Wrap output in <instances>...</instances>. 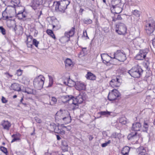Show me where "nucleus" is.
<instances>
[{
	"label": "nucleus",
	"mask_w": 155,
	"mask_h": 155,
	"mask_svg": "<svg viewBox=\"0 0 155 155\" xmlns=\"http://www.w3.org/2000/svg\"><path fill=\"white\" fill-rule=\"evenodd\" d=\"M55 10L64 12L65 10L67 8V6L69 5L70 2L68 0H61L56 2Z\"/></svg>",
	"instance_id": "nucleus-1"
},
{
	"label": "nucleus",
	"mask_w": 155,
	"mask_h": 155,
	"mask_svg": "<svg viewBox=\"0 0 155 155\" xmlns=\"http://www.w3.org/2000/svg\"><path fill=\"white\" fill-rule=\"evenodd\" d=\"M141 69L139 68L138 65L134 67L127 72L133 78H139L141 74Z\"/></svg>",
	"instance_id": "nucleus-2"
},
{
	"label": "nucleus",
	"mask_w": 155,
	"mask_h": 155,
	"mask_svg": "<svg viewBox=\"0 0 155 155\" xmlns=\"http://www.w3.org/2000/svg\"><path fill=\"white\" fill-rule=\"evenodd\" d=\"M155 27V21L150 20L145 26V30L148 35H150L153 31Z\"/></svg>",
	"instance_id": "nucleus-3"
},
{
	"label": "nucleus",
	"mask_w": 155,
	"mask_h": 155,
	"mask_svg": "<svg viewBox=\"0 0 155 155\" xmlns=\"http://www.w3.org/2000/svg\"><path fill=\"white\" fill-rule=\"evenodd\" d=\"M68 112H69L68 110L60 109L55 114V120L56 121L59 122L61 121V120L64 119V117L66 116Z\"/></svg>",
	"instance_id": "nucleus-4"
},
{
	"label": "nucleus",
	"mask_w": 155,
	"mask_h": 155,
	"mask_svg": "<svg viewBox=\"0 0 155 155\" xmlns=\"http://www.w3.org/2000/svg\"><path fill=\"white\" fill-rule=\"evenodd\" d=\"M120 95V93L116 89L113 90L111 92H110L108 96V99L110 101H113L115 100Z\"/></svg>",
	"instance_id": "nucleus-5"
},
{
	"label": "nucleus",
	"mask_w": 155,
	"mask_h": 155,
	"mask_svg": "<svg viewBox=\"0 0 155 155\" xmlns=\"http://www.w3.org/2000/svg\"><path fill=\"white\" fill-rule=\"evenodd\" d=\"M116 32L119 34H124L127 31L126 28L124 24L122 23H119L116 25Z\"/></svg>",
	"instance_id": "nucleus-6"
},
{
	"label": "nucleus",
	"mask_w": 155,
	"mask_h": 155,
	"mask_svg": "<svg viewBox=\"0 0 155 155\" xmlns=\"http://www.w3.org/2000/svg\"><path fill=\"white\" fill-rule=\"evenodd\" d=\"M41 78H35L33 81V84L38 90H40L43 87L44 84V80Z\"/></svg>",
	"instance_id": "nucleus-7"
},
{
	"label": "nucleus",
	"mask_w": 155,
	"mask_h": 155,
	"mask_svg": "<svg viewBox=\"0 0 155 155\" xmlns=\"http://www.w3.org/2000/svg\"><path fill=\"white\" fill-rule=\"evenodd\" d=\"M84 99L82 95H79L76 98H75L73 96L71 97V98L70 100V101L72 102V104L75 105L76 106H78V104H81L83 101Z\"/></svg>",
	"instance_id": "nucleus-8"
},
{
	"label": "nucleus",
	"mask_w": 155,
	"mask_h": 155,
	"mask_svg": "<svg viewBox=\"0 0 155 155\" xmlns=\"http://www.w3.org/2000/svg\"><path fill=\"white\" fill-rule=\"evenodd\" d=\"M140 137V134H138L137 132H131L127 136V138L129 140L131 141H134L136 143L138 142Z\"/></svg>",
	"instance_id": "nucleus-9"
},
{
	"label": "nucleus",
	"mask_w": 155,
	"mask_h": 155,
	"mask_svg": "<svg viewBox=\"0 0 155 155\" xmlns=\"http://www.w3.org/2000/svg\"><path fill=\"white\" fill-rule=\"evenodd\" d=\"M117 59L120 61H124L126 59L124 52L121 50H117L116 52Z\"/></svg>",
	"instance_id": "nucleus-10"
},
{
	"label": "nucleus",
	"mask_w": 155,
	"mask_h": 155,
	"mask_svg": "<svg viewBox=\"0 0 155 155\" xmlns=\"http://www.w3.org/2000/svg\"><path fill=\"white\" fill-rule=\"evenodd\" d=\"M122 81L121 78H115L110 81V84L113 87H118L121 84Z\"/></svg>",
	"instance_id": "nucleus-11"
},
{
	"label": "nucleus",
	"mask_w": 155,
	"mask_h": 155,
	"mask_svg": "<svg viewBox=\"0 0 155 155\" xmlns=\"http://www.w3.org/2000/svg\"><path fill=\"white\" fill-rule=\"evenodd\" d=\"M86 86L84 82L81 81H77L75 85V88L78 91L84 90L85 89Z\"/></svg>",
	"instance_id": "nucleus-12"
},
{
	"label": "nucleus",
	"mask_w": 155,
	"mask_h": 155,
	"mask_svg": "<svg viewBox=\"0 0 155 155\" xmlns=\"http://www.w3.org/2000/svg\"><path fill=\"white\" fill-rule=\"evenodd\" d=\"M116 52L114 53L111 55L110 56H109L107 54H101V57L102 59V60L103 62L104 63H105L106 62L107 63L109 61H108L106 60H105V58L108 57H110L111 58L113 59H117V58L116 57Z\"/></svg>",
	"instance_id": "nucleus-13"
},
{
	"label": "nucleus",
	"mask_w": 155,
	"mask_h": 155,
	"mask_svg": "<svg viewBox=\"0 0 155 155\" xmlns=\"http://www.w3.org/2000/svg\"><path fill=\"white\" fill-rule=\"evenodd\" d=\"M147 54V53L145 51L140 50L135 58L137 60H143L146 57Z\"/></svg>",
	"instance_id": "nucleus-14"
},
{
	"label": "nucleus",
	"mask_w": 155,
	"mask_h": 155,
	"mask_svg": "<svg viewBox=\"0 0 155 155\" xmlns=\"http://www.w3.org/2000/svg\"><path fill=\"white\" fill-rule=\"evenodd\" d=\"M41 4V0H31V6L34 9H35Z\"/></svg>",
	"instance_id": "nucleus-15"
},
{
	"label": "nucleus",
	"mask_w": 155,
	"mask_h": 155,
	"mask_svg": "<svg viewBox=\"0 0 155 155\" xmlns=\"http://www.w3.org/2000/svg\"><path fill=\"white\" fill-rule=\"evenodd\" d=\"M1 125L4 129L8 130L11 126V124L8 120H4L2 122Z\"/></svg>",
	"instance_id": "nucleus-16"
},
{
	"label": "nucleus",
	"mask_w": 155,
	"mask_h": 155,
	"mask_svg": "<svg viewBox=\"0 0 155 155\" xmlns=\"http://www.w3.org/2000/svg\"><path fill=\"white\" fill-rule=\"evenodd\" d=\"M64 117V119L62 120L60 122L67 124L71 122V119L69 112Z\"/></svg>",
	"instance_id": "nucleus-17"
},
{
	"label": "nucleus",
	"mask_w": 155,
	"mask_h": 155,
	"mask_svg": "<svg viewBox=\"0 0 155 155\" xmlns=\"http://www.w3.org/2000/svg\"><path fill=\"white\" fill-rule=\"evenodd\" d=\"M141 125L139 122H136L133 124L132 130L135 131H137L140 130Z\"/></svg>",
	"instance_id": "nucleus-18"
},
{
	"label": "nucleus",
	"mask_w": 155,
	"mask_h": 155,
	"mask_svg": "<svg viewBox=\"0 0 155 155\" xmlns=\"http://www.w3.org/2000/svg\"><path fill=\"white\" fill-rule=\"evenodd\" d=\"M130 148L128 146H125L122 149L121 153L122 155H129Z\"/></svg>",
	"instance_id": "nucleus-19"
},
{
	"label": "nucleus",
	"mask_w": 155,
	"mask_h": 155,
	"mask_svg": "<svg viewBox=\"0 0 155 155\" xmlns=\"http://www.w3.org/2000/svg\"><path fill=\"white\" fill-rule=\"evenodd\" d=\"M11 89L16 91H21V88L19 85L15 83L12 84Z\"/></svg>",
	"instance_id": "nucleus-20"
},
{
	"label": "nucleus",
	"mask_w": 155,
	"mask_h": 155,
	"mask_svg": "<svg viewBox=\"0 0 155 155\" xmlns=\"http://www.w3.org/2000/svg\"><path fill=\"white\" fill-rule=\"evenodd\" d=\"M20 136V134H14L12 136V137L13 138L12 140L11 143H13L15 141L17 140H20V139L19 137Z\"/></svg>",
	"instance_id": "nucleus-21"
},
{
	"label": "nucleus",
	"mask_w": 155,
	"mask_h": 155,
	"mask_svg": "<svg viewBox=\"0 0 155 155\" xmlns=\"http://www.w3.org/2000/svg\"><path fill=\"white\" fill-rule=\"evenodd\" d=\"M137 152L139 153L138 155L140 154H143L145 153L146 152V150L144 147H140L137 148Z\"/></svg>",
	"instance_id": "nucleus-22"
},
{
	"label": "nucleus",
	"mask_w": 155,
	"mask_h": 155,
	"mask_svg": "<svg viewBox=\"0 0 155 155\" xmlns=\"http://www.w3.org/2000/svg\"><path fill=\"white\" fill-rule=\"evenodd\" d=\"M68 144L67 142L65 141H62V142L61 148L64 151H68Z\"/></svg>",
	"instance_id": "nucleus-23"
},
{
	"label": "nucleus",
	"mask_w": 155,
	"mask_h": 155,
	"mask_svg": "<svg viewBox=\"0 0 155 155\" xmlns=\"http://www.w3.org/2000/svg\"><path fill=\"white\" fill-rule=\"evenodd\" d=\"M113 10L115 11V13L118 14L121 12L123 9L122 8L120 7V5H119L112 8V10Z\"/></svg>",
	"instance_id": "nucleus-24"
},
{
	"label": "nucleus",
	"mask_w": 155,
	"mask_h": 155,
	"mask_svg": "<svg viewBox=\"0 0 155 155\" xmlns=\"http://www.w3.org/2000/svg\"><path fill=\"white\" fill-rule=\"evenodd\" d=\"M120 0H112L111 2L112 7L120 5Z\"/></svg>",
	"instance_id": "nucleus-25"
},
{
	"label": "nucleus",
	"mask_w": 155,
	"mask_h": 155,
	"mask_svg": "<svg viewBox=\"0 0 155 155\" xmlns=\"http://www.w3.org/2000/svg\"><path fill=\"white\" fill-rule=\"evenodd\" d=\"M23 92L27 93L28 94H33V90L29 87H25L22 90Z\"/></svg>",
	"instance_id": "nucleus-26"
},
{
	"label": "nucleus",
	"mask_w": 155,
	"mask_h": 155,
	"mask_svg": "<svg viewBox=\"0 0 155 155\" xmlns=\"http://www.w3.org/2000/svg\"><path fill=\"white\" fill-rule=\"evenodd\" d=\"M18 79L19 82L21 83L26 85L29 83V80L26 79V78H18Z\"/></svg>",
	"instance_id": "nucleus-27"
},
{
	"label": "nucleus",
	"mask_w": 155,
	"mask_h": 155,
	"mask_svg": "<svg viewBox=\"0 0 155 155\" xmlns=\"http://www.w3.org/2000/svg\"><path fill=\"white\" fill-rule=\"evenodd\" d=\"M50 126H52L53 127V130H54L55 132L58 134V132H60L61 131L60 129L56 125L54 124H51Z\"/></svg>",
	"instance_id": "nucleus-28"
},
{
	"label": "nucleus",
	"mask_w": 155,
	"mask_h": 155,
	"mask_svg": "<svg viewBox=\"0 0 155 155\" xmlns=\"http://www.w3.org/2000/svg\"><path fill=\"white\" fill-rule=\"evenodd\" d=\"M66 67L70 66L72 64L71 60L69 58L67 59L64 61Z\"/></svg>",
	"instance_id": "nucleus-29"
},
{
	"label": "nucleus",
	"mask_w": 155,
	"mask_h": 155,
	"mask_svg": "<svg viewBox=\"0 0 155 155\" xmlns=\"http://www.w3.org/2000/svg\"><path fill=\"white\" fill-rule=\"evenodd\" d=\"M6 11L9 14L12 15L13 13H14L15 12V8L12 7H9L6 8L5 9Z\"/></svg>",
	"instance_id": "nucleus-30"
},
{
	"label": "nucleus",
	"mask_w": 155,
	"mask_h": 155,
	"mask_svg": "<svg viewBox=\"0 0 155 155\" xmlns=\"http://www.w3.org/2000/svg\"><path fill=\"white\" fill-rule=\"evenodd\" d=\"M111 112L106 111H101L99 113V114L101 115L105 116L107 117L108 115L110 114Z\"/></svg>",
	"instance_id": "nucleus-31"
},
{
	"label": "nucleus",
	"mask_w": 155,
	"mask_h": 155,
	"mask_svg": "<svg viewBox=\"0 0 155 155\" xmlns=\"http://www.w3.org/2000/svg\"><path fill=\"white\" fill-rule=\"evenodd\" d=\"M68 79L67 81L68 84H70V85L74 86L75 85L76 81H75L71 79V78H67Z\"/></svg>",
	"instance_id": "nucleus-32"
},
{
	"label": "nucleus",
	"mask_w": 155,
	"mask_h": 155,
	"mask_svg": "<svg viewBox=\"0 0 155 155\" xmlns=\"http://www.w3.org/2000/svg\"><path fill=\"white\" fill-rule=\"evenodd\" d=\"M72 96H66L64 97L63 102L64 103L68 102V101H70V100Z\"/></svg>",
	"instance_id": "nucleus-33"
},
{
	"label": "nucleus",
	"mask_w": 155,
	"mask_h": 155,
	"mask_svg": "<svg viewBox=\"0 0 155 155\" xmlns=\"http://www.w3.org/2000/svg\"><path fill=\"white\" fill-rule=\"evenodd\" d=\"M12 3L13 4L14 6H19L20 1L19 0H12Z\"/></svg>",
	"instance_id": "nucleus-34"
},
{
	"label": "nucleus",
	"mask_w": 155,
	"mask_h": 155,
	"mask_svg": "<svg viewBox=\"0 0 155 155\" xmlns=\"http://www.w3.org/2000/svg\"><path fill=\"white\" fill-rule=\"evenodd\" d=\"M47 32L48 33V34L51 36L52 38H53L54 39L55 38V35L53 32V31L49 29H48L47 31Z\"/></svg>",
	"instance_id": "nucleus-35"
},
{
	"label": "nucleus",
	"mask_w": 155,
	"mask_h": 155,
	"mask_svg": "<svg viewBox=\"0 0 155 155\" xmlns=\"http://www.w3.org/2000/svg\"><path fill=\"white\" fill-rule=\"evenodd\" d=\"M119 122L123 124H126V118L124 117H122L119 119Z\"/></svg>",
	"instance_id": "nucleus-36"
},
{
	"label": "nucleus",
	"mask_w": 155,
	"mask_h": 155,
	"mask_svg": "<svg viewBox=\"0 0 155 155\" xmlns=\"http://www.w3.org/2000/svg\"><path fill=\"white\" fill-rule=\"evenodd\" d=\"M132 13L133 15H135L137 17H139L140 15V12L137 10H134L132 12Z\"/></svg>",
	"instance_id": "nucleus-37"
},
{
	"label": "nucleus",
	"mask_w": 155,
	"mask_h": 155,
	"mask_svg": "<svg viewBox=\"0 0 155 155\" xmlns=\"http://www.w3.org/2000/svg\"><path fill=\"white\" fill-rule=\"evenodd\" d=\"M17 16L19 19H22L25 17V16L23 12L18 13L17 15Z\"/></svg>",
	"instance_id": "nucleus-38"
},
{
	"label": "nucleus",
	"mask_w": 155,
	"mask_h": 155,
	"mask_svg": "<svg viewBox=\"0 0 155 155\" xmlns=\"http://www.w3.org/2000/svg\"><path fill=\"white\" fill-rule=\"evenodd\" d=\"M143 127L144 128V129L143 130V131L147 132L148 130L149 126L148 124L145 121L143 123Z\"/></svg>",
	"instance_id": "nucleus-39"
},
{
	"label": "nucleus",
	"mask_w": 155,
	"mask_h": 155,
	"mask_svg": "<svg viewBox=\"0 0 155 155\" xmlns=\"http://www.w3.org/2000/svg\"><path fill=\"white\" fill-rule=\"evenodd\" d=\"M86 78L95 77L96 76L90 72H88L86 76Z\"/></svg>",
	"instance_id": "nucleus-40"
},
{
	"label": "nucleus",
	"mask_w": 155,
	"mask_h": 155,
	"mask_svg": "<svg viewBox=\"0 0 155 155\" xmlns=\"http://www.w3.org/2000/svg\"><path fill=\"white\" fill-rule=\"evenodd\" d=\"M75 31V28L74 27H72L70 31L68 32L70 36L71 37L73 36V35L74 34Z\"/></svg>",
	"instance_id": "nucleus-41"
},
{
	"label": "nucleus",
	"mask_w": 155,
	"mask_h": 155,
	"mask_svg": "<svg viewBox=\"0 0 155 155\" xmlns=\"http://www.w3.org/2000/svg\"><path fill=\"white\" fill-rule=\"evenodd\" d=\"M0 149L2 152L6 155L8 153L7 149L4 147H1Z\"/></svg>",
	"instance_id": "nucleus-42"
},
{
	"label": "nucleus",
	"mask_w": 155,
	"mask_h": 155,
	"mask_svg": "<svg viewBox=\"0 0 155 155\" xmlns=\"http://www.w3.org/2000/svg\"><path fill=\"white\" fill-rule=\"evenodd\" d=\"M84 23L86 24H90L92 23V21L90 19H84L83 20Z\"/></svg>",
	"instance_id": "nucleus-43"
},
{
	"label": "nucleus",
	"mask_w": 155,
	"mask_h": 155,
	"mask_svg": "<svg viewBox=\"0 0 155 155\" xmlns=\"http://www.w3.org/2000/svg\"><path fill=\"white\" fill-rule=\"evenodd\" d=\"M26 37L27 38V39L26 42H32V37L30 35H27Z\"/></svg>",
	"instance_id": "nucleus-44"
},
{
	"label": "nucleus",
	"mask_w": 155,
	"mask_h": 155,
	"mask_svg": "<svg viewBox=\"0 0 155 155\" xmlns=\"http://www.w3.org/2000/svg\"><path fill=\"white\" fill-rule=\"evenodd\" d=\"M32 44L35 45L36 47H38V45L39 44V42L36 39H34L33 40Z\"/></svg>",
	"instance_id": "nucleus-45"
},
{
	"label": "nucleus",
	"mask_w": 155,
	"mask_h": 155,
	"mask_svg": "<svg viewBox=\"0 0 155 155\" xmlns=\"http://www.w3.org/2000/svg\"><path fill=\"white\" fill-rule=\"evenodd\" d=\"M51 101H52L53 103L51 104V102H50V104L53 105L56 103L57 102V99L55 97H51Z\"/></svg>",
	"instance_id": "nucleus-46"
},
{
	"label": "nucleus",
	"mask_w": 155,
	"mask_h": 155,
	"mask_svg": "<svg viewBox=\"0 0 155 155\" xmlns=\"http://www.w3.org/2000/svg\"><path fill=\"white\" fill-rule=\"evenodd\" d=\"M0 31L3 35L5 34V30L2 26H0Z\"/></svg>",
	"instance_id": "nucleus-47"
},
{
	"label": "nucleus",
	"mask_w": 155,
	"mask_h": 155,
	"mask_svg": "<svg viewBox=\"0 0 155 155\" xmlns=\"http://www.w3.org/2000/svg\"><path fill=\"white\" fill-rule=\"evenodd\" d=\"M110 142L111 141L110 140H109L107 142L102 143L101 144V146L102 147H105L107 146L108 145V144L110 143Z\"/></svg>",
	"instance_id": "nucleus-48"
},
{
	"label": "nucleus",
	"mask_w": 155,
	"mask_h": 155,
	"mask_svg": "<svg viewBox=\"0 0 155 155\" xmlns=\"http://www.w3.org/2000/svg\"><path fill=\"white\" fill-rule=\"evenodd\" d=\"M49 83L48 86V87H51L53 84V80L52 78H49Z\"/></svg>",
	"instance_id": "nucleus-49"
},
{
	"label": "nucleus",
	"mask_w": 155,
	"mask_h": 155,
	"mask_svg": "<svg viewBox=\"0 0 155 155\" xmlns=\"http://www.w3.org/2000/svg\"><path fill=\"white\" fill-rule=\"evenodd\" d=\"M22 71H23L21 70H20V69L18 70L17 71V73H16V74H17V76H21V75L22 74Z\"/></svg>",
	"instance_id": "nucleus-50"
},
{
	"label": "nucleus",
	"mask_w": 155,
	"mask_h": 155,
	"mask_svg": "<svg viewBox=\"0 0 155 155\" xmlns=\"http://www.w3.org/2000/svg\"><path fill=\"white\" fill-rule=\"evenodd\" d=\"M35 119L37 123L39 124L41 123V119L37 117H35Z\"/></svg>",
	"instance_id": "nucleus-51"
},
{
	"label": "nucleus",
	"mask_w": 155,
	"mask_h": 155,
	"mask_svg": "<svg viewBox=\"0 0 155 155\" xmlns=\"http://www.w3.org/2000/svg\"><path fill=\"white\" fill-rule=\"evenodd\" d=\"M26 44L28 47L32 48V42H26Z\"/></svg>",
	"instance_id": "nucleus-52"
},
{
	"label": "nucleus",
	"mask_w": 155,
	"mask_h": 155,
	"mask_svg": "<svg viewBox=\"0 0 155 155\" xmlns=\"http://www.w3.org/2000/svg\"><path fill=\"white\" fill-rule=\"evenodd\" d=\"M2 101L3 103H6L8 101L3 96L2 97Z\"/></svg>",
	"instance_id": "nucleus-53"
},
{
	"label": "nucleus",
	"mask_w": 155,
	"mask_h": 155,
	"mask_svg": "<svg viewBox=\"0 0 155 155\" xmlns=\"http://www.w3.org/2000/svg\"><path fill=\"white\" fill-rule=\"evenodd\" d=\"M61 131L60 132H58V134H61L63 135L65 134V131L63 129H60Z\"/></svg>",
	"instance_id": "nucleus-54"
},
{
	"label": "nucleus",
	"mask_w": 155,
	"mask_h": 155,
	"mask_svg": "<svg viewBox=\"0 0 155 155\" xmlns=\"http://www.w3.org/2000/svg\"><path fill=\"white\" fill-rule=\"evenodd\" d=\"M65 37L69 38L70 37H71L70 36V35L68 32L65 33Z\"/></svg>",
	"instance_id": "nucleus-55"
},
{
	"label": "nucleus",
	"mask_w": 155,
	"mask_h": 155,
	"mask_svg": "<svg viewBox=\"0 0 155 155\" xmlns=\"http://www.w3.org/2000/svg\"><path fill=\"white\" fill-rule=\"evenodd\" d=\"M88 138H89V140L91 141L93 139L94 137L92 135H89L88 136Z\"/></svg>",
	"instance_id": "nucleus-56"
},
{
	"label": "nucleus",
	"mask_w": 155,
	"mask_h": 155,
	"mask_svg": "<svg viewBox=\"0 0 155 155\" xmlns=\"http://www.w3.org/2000/svg\"><path fill=\"white\" fill-rule=\"evenodd\" d=\"M64 128L65 129H67L68 131L70 130L71 129V127L69 126L68 127H64Z\"/></svg>",
	"instance_id": "nucleus-57"
},
{
	"label": "nucleus",
	"mask_w": 155,
	"mask_h": 155,
	"mask_svg": "<svg viewBox=\"0 0 155 155\" xmlns=\"http://www.w3.org/2000/svg\"><path fill=\"white\" fill-rule=\"evenodd\" d=\"M116 19L117 20H121L122 19V18L121 17L120 15H117V17Z\"/></svg>",
	"instance_id": "nucleus-58"
},
{
	"label": "nucleus",
	"mask_w": 155,
	"mask_h": 155,
	"mask_svg": "<svg viewBox=\"0 0 155 155\" xmlns=\"http://www.w3.org/2000/svg\"><path fill=\"white\" fill-rule=\"evenodd\" d=\"M120 135V134H119V133H116L115 135V138H119V135Z\"/></svg>",
	"instance_id": "nucleus-59"
},
{
	"label": "nucleus",
	"mask_w": 155,
	"mask_h": 155,
	"mask_svg": "<svg viewBox=\"0 0 155 155\" xmlns=\"http://www.w3.org/2000/svg\"><path fill=\"white\" fill-rule=\"evenodd\" d=\"M35 128H34L33 132V133H31V135H34L35 134Z\"/></svg>",
	"instance_id": "nucleus-60"
},
{
	"label": "nucleus",
	"mask_w": 155,
	"mask_h": 155,
	"mask_svg": "<svg viewBox=\"0 0 155 155\" xmlns=\"http://www.w3.org/2000/svg\"><path fill=\"white\" fill-rule=\"evenodd\" d=\"M5 74L6 75H8L7 76V77H12V75L10 74L9 73H5Z\"/></svg>",
	"instance_id": "nucleus-61"
},
{
	"label": "nucleus",
	"mask_w": 155,
	"mask_h": 155,
	"mask_svg": "<svg viewBox=\"0 0 155 155\" xmlns=\"http://www.w3.org/2000/svg\"><path fill=\"white\" fill-rule=\"evenodd\" d=\"M56 137H57V139L58 140H60L61 139V137L58 135H56Z\"/></svg>",
	"instance_id": "nucleus-62"
},
{
	"label": "nucleus",
	"mask_w": 155,
	"mask_h": 155,
	"mask_svg": "<svg viewBox=\"0 0 155 155\" xmlns=\"http://www.w3.org/2000/svg\"><path fill=\"white\" fill-rule=\"evenodd\" d=\"M87 79H89L91 80L94 81L96 80V78H87Z\"/></svg>",
	"instance_id": "nucleus-63"
},
{
	"label": "nucleus",
	"mask_w": 155,
	"mask_h": 155,
	"mask_svg": "<svg viewBox=\"0 0 155 155\" xmlns=\"http://www.w3.org/2000/svg\"><path fill=\"white\" fill-rule=\"evenodd\" d=\"M6 13V12H5V11H4V12H3L2 13V16L3 17H5V16H4L5 15V14Z\"/></svg>",
	"instance_id": "nucleus-64"
}]
</instances>
